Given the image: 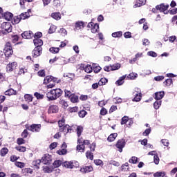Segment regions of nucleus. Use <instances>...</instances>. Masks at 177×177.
Listing matches in <instances>:
<instances>
[{"label": "nucleus", "instance_id": "obj_33", "mask_svg": "<svg viewBox=\"0 0 177 177\" xmlns=\"http://www.w3.org/2000/svg\"><path fill=\"white\" fill-rule=\"evenodd\" d=\"M30 15L28 12H22L19 15V18L21 20H26V19H28L30 17Z\"/></svg>", "mask_w": 177, "mask_h": 177}, {"label": "nucleus", "instance_id": "obj_7", "mask_svg": "<svg viewBox=\"0 0 177 177\" xmlns=\"http://www.w3.org/2000/svg\"><path fill=\"white\" fill-rule=\"evenodd\" d=\"M17 67V62H10L7 66H6V71L7 73H12L15 68Z\"/></svg>", "mask_w": 177, "mask_h": 177}, {"label": "nucleus", "instance_id": "obj_11", "mask_svg": "<svg viewBox=\"0 0 177 177\" xmlns=\"http://www.w3.org/2000/svg\"><path fill=\"white\" fill-rule=\"evenodd\" d=\"M59 112V106L57 105H50L48 108V114H55Z\"/></svg>", "mask_w": 177, "mask_h": 177}, {"label": "nucleus", "instance_id": "obj_37", "mask_svg": "<svg viewBox=\"0 0 177 177\" xmlns=\"http://www.w3.org/2000/svg\"><path fill=\"white\" fill-rule=\"evenodd\" d=\"M52 77L53 76H46L44 80V82H43V84L44 85H47V84H49V82H52L53 80H52Z\"/></svg>", "mask_w": 177, "mask_h": 177}, {"label": "nucleus", "instance_id": "obj_57", "mask_svg": "<svg viewBox=\"0 0 177 177\" xmlns=\"http://www.w3.org/2000/svg\"><path fill=\"white\" fill-rule=\"evenodd\" d=\"M151 133V128L149 127L145 130V131L142 133V136H149V135H150Z\"/></svg>", "mask_w": 177, "mask_h": 177}, {"label": "nucleus", "instance_id": "obj_3", "mask_svg": "<svg viewBox=\"0 0 177 177\" xmlns=\"http://www.w3.org/2000/svg\"><path fill=\"white\" fill-rule=\"evenodd\" d=\"M125 145H127V142L125 141V139L122 138L116 142L115 147L118 149V151L120 153H122V149L125 147Z\"/></svg>", "mask_w": 177, "mask_h": 177}, {"label": "nucleus", "instance_id": "obj_49", "mask_svg": "<svg viewBox=\"0 0 177 177\" xmlns=\"http://www.w3.org/2000/svg\"><path fill=\"white\" fill-rule=\"evenodd\" d=\"M121 67V64H116L115 65L111 66V71H115V70H118Z\"/></svg>", "mask_w": 177, "mask_h": 177}, {"label": "nucleus", "instance_id": "obj_26", "mask_svg": "<svg viewBox=\"0 0 177 177\" xmlns=\"http://www.w3.org/2000/svg\"><path fill=\"white\" fill-rule=\"evenodd\" d=\"M129 170V164L128 162H125L121 166V171L122 172H127V171Z\"/></svg>", "mask_w": 177, "mask_h": 177}, {"label": "nucleus", "instance_id": "obj_41", "mask_svg": "<svg viewBox=\"0 0 177 177\" xmlns=\"http://www.w3.org/2000/svg\"><path fill=\"white\" fill-rule=\"evenodd\" d=\"M59 50H60V49L59 48H56V47H50L49 48V52H50V53H53V54L59 53Z\"/></svg>", "mask_w": 177, "mask_h": 177}, {"label": "nucleus", "instance_id": "obj_1", "mask_svg": "<svg viewBox=\"0 0 177 177\" xmlns=\"http://www.w3.org/2000/svg\"><path fill=\"white\" fill-rule=\"evenodd\" d=\"M168 8H169V5H165L164 3H161L160 5H157L155 8H152L153 13H157V10H159L161 13H164V15H168L169 11L168 10Z\"/></svg>", "mask_w": 177, "mask_h": 177}, {"label": "nucleus", "instance_id": "obj_5", "mask_svg": "<svg viewBox=\"0 0 177 177\" xmlns=\"http://www.w3.org/2000/svg\"><path fill=\"white\" fill-rule=\"evenodd\" d=\"M165 96V92L164 91H157L153 95V99L155 100H161Z\"/></svg>", "mask_w": 177, "mask_h": 177}, {"label": "nucleus", "instance_id": "obj_35", "mask_svg": "<svg viewBox=\"0 0 177 177\" xmlns=\"http://www.w3.org/2000/svg\"><path fill=\"white\" fill-rule=\"evenodd\" d=\"M20 21H21V19H20L19 16H15L13 17L12 20V24L13 25L15 24H19V23H20Z\"/></svg>", "mask_w": 177, "mask_h": 177}, {"label": "nucleus", "instance_id": "obj_23", "mask_svg": "<svg viewBox=\"0 0 177 177\" xmlns=\"http://www.w3.org/2000/svg\"><path fill=\"white\" fill-rule=\"evenodd\" d=\"M71 102L72 103H78L80 102V100L78 98V95L75 94H73L71 97H69Z\"/></svg>", "mask_w": 177, "mask_h": 177}, {"label": "nucleus", "instance_id": "obj_10", "mask_svg": "<svg viewBox=\"0 0 177 177\" xmlns=\"http://www.w3.org/2000/svg\"><path fill=\"white\" fill-rule=\"evenodd\" d=\"M22 38L25 39H31L32 37H34V33L31 30L30 31H25L21 35Z\"/></svg>", "mask_w": 177, "mask_h": 177}, {"label": "nucleus", "instance_id": "obj_52", "mask_svg": "<svg viewBox=\"0 0 177 177\" xmlns=\"http://www.w3.org/2000/svg\"><path fill=\"white\" fill-rule=\"evenodd\" d=\"M129 120V118H128V116H124L123 118H122L121 122H120L121 125H124L127 124Z\"/></svg>", "mask_w": 177, "mask_h": 177}, {"label": "nucleus", "instance_id": "obj_63", "mask_svg": "<svg viewBox=\"0 0 177 177\" xmlns=\"http://www.w3.org/2000/svg\"><path fill=\"white\" fill-rule=\"evenodd\" d=\"M56 31V26H50L48 30V34H53Z\"/></svg>", "mask_w": 177, "mask_h": 177}, {"label": "nucleus", "instance_id": "obj_38", "mask_svg": "<svg viewBox=\"0 0 177 177\" xmlns=\"http://www.w3.org/2000/svg\"><path fill=\"white\" fill-rule=\"evenodd\" d=\"M83 131H84V127H82V126H77L76 132L78 138L81 136V134L82 133Z\"/></svg>", "mask_w": 177, "mask_h": 177}, {"label": "nucleus", "instance_id": "obj_18", "mask_svg": "<svg viewBox=\"0 0 177 177\" xmlns=\"http://www.w3.org/2000/svg\"><path fill=\"white\" fill-rule=\"evenodd\" d=\"M19 5H21V9H26V8H30V1H24L23 0H20Z\"/></svg>", "mask_w": 177, "mask_h": 177}, {"label": "nucleus", "instance_id": "obj_51", "mask_svg": "<svg viewBox=\"0 0 177 177\" xmlns=\"http://www.w3.org/2000/svg\"><path fill=\"white\" fill-rule=\"evenodd\" d=\"M88 114V112L86 111L82 110L78 112V115L80 117V118H84L85 115Z\"/></svg>", "mask_w": 177, "mask_h": 177}, {"label": "nucleus", "instance_id": "obj_54", "mask_svg": "<svg viewBox=\"0 0 177 177\" xmlns=\"http://www.w3.org/2000/svg\"><path fill=\"white\" fill-rule=\"evenodd\" d=\"M142 100V95L139 94H135V97L133 99V102H140Z\"/></svg>", "mask_w": 177, "mask_h": 177}, {"label": "nucleus", "instance_id": "obj_34", "mask_svg": "<svg viewBox=\"0 0 177 177\" xmlns=\"http://www.w3.org/2000/svg\"><path fill=\"white\" fill-rule=\"evenodd\" d=\"M146 3V0H138L137 3L134 5V8H140V6H143Z\"/></svg>", "mask_w": 177, "mask_h": 177}, {"label": "nucleus", "instance_id": "obj_60", "mask_svg": "<svg viewBox=\"0 0 177 177\" xmlns=\"http://www.w3.org/2000/svg\"><path fill=\"white\" fill-rule=\"evenodd\" d=\"M3 55L6 56V57H9L13 55V51H8L6 50H3Z\"/></svg>", "mask_w": 177, "mask_h": 177}, {"label": "nucleus", "instance_id": "obj_19", "mask_svg": "<svg viewBox=\"0 0 177 177\" xmlns=\"http://www.w3.org/2000/svg\"><path fill=\"white\" fill-rule=\"evenodd\" d=\"M3 17L6 20H8V21L11 20L12 17H13V14L9 12H4L3 14Z\"/></svg>", "mask_w": 177, "mask_h": 177}, {"label": "nucleus", "instance_id": "obj_40", "mask_svg": "<svg viewBox=\"0 0 177 177\" xmlns=\"http://www.w3.org/2000/svg\"><path fill=\"white\" fill-rule=\"evenodd\" d=\"M138 157L136 156H132L129 160V162L130 164H138Z\"/></svg>", "mask_w": 177, "mask_h": 177}, {"label": "nucleus", "instance_id": "obj_14", "mask_svg": "<svg viewBox=\"0 0 177 177\" xmlns=\"http://www.w3.org/2000/svg\"><path fill=\"white\" fill-rule=\"evenodd\" d=\"M46 97L48 99V102H51L53 100H56V98L55 97V94L53 92H52V90L50 91V92H48L46 95Z\"/></svg>", "mask_w": 177, "mask_h": 177}, {"label": "nucleus", "instance_id": "obj_20", "mask_svg": "<svg viewBox=\"0 0 177 177\" xmlns=\"http://www.w3.org/2000/svg\"><path fill=\"white\" fill-rule=\"evenodd\" d=\"M53 169H55L53 167H50L48 166L43 167V171L44 172H45V174H51V172H53Z\"/></svg>", "mask_w": 177, "mask_h": 177}, {"label": "nucleus", "instance_id": "obj_6", "mask_svg": "<svg viewBox=\"0 0 177 177\" xmlns=\"http://www.w3.org/2000/svg\"><path fill=\"white\" fill-rule=\"evenodd\" d=\"M32 57L36 58L42 55V47H35L32 51Z\"/></svg>", "mask_w": 177, "mask_h": 177}, {"label": "nucleus", "instance_id": "obj_61", "mask_svg": "<svg viewBox=\"0 0 177 177\" xmlns=\"http://www.w3.org/2000/svg\"><path fill=\"white\" fill-rule=\"evenodd\" d=\"M15 149L16 150H17L18 151H20L21 153H24V151H26V147L19 146V147H16Z\"/></svg>", "mask_w": 177, "mask_h": 177}, {"label": "nucleus", "instance_id": "obj_15", "mask_svg": "<svg viewBox=\"0 0 177 177\" xmlns=\"http://www.w3.org/2000/svg\"><path fill=\"white\" fill-rule=\"evenodd\" d=\"M33 44L36 48H42L44 45V41L41 39H34Z\"/></svg>", "mask_w": 177, "mask_h": 177}, {"label": "nucleus", "instance_id": "obj_13", "mask_svg": "<svg viewBox=\"0 0 177 177\" xmlns=\"http://www.w3.org/2000/svg\"><path fill=\"white\" fill-rule=\"evenodd\" d=\"M52 92L54 93L55 99H58V97H60L63 95V91L60 88L53 89Z\"/></svg>", "mask_w": 177, "mask_h": 177}, {"label": "nucleus", "instance_id": "obj_46", "mask_svg": "<svg viewBox=\"0 0 177 177\" xmlns=\"http://www.w3.org/2000/svg\"><path fill=\"white\" fill-rule=\"evenodd\" d=\"M85 73H91L92 71H93V68H92V66L87 65L84 68Z\"/></svg>", "mask_w": 177, "mask_h": 177}, {"label": "nucleus", "instance_id": "obj_27", "mask_svg": "<svg viewBox=\"0 0 177 177\" xmlns=\"http://www.w3.org/2000/svg\"><path fill=\"white\" fill-rule=\"evenodd\" d=\"M4 50L9 52H13V48H12V44L10 42H7L5 45Z\"/></svg>", "mask_w": 177, "mask_h": 177}, {"label": "nucleus", "instance_id": "obj_31", "mask_svg": "<svg viewBox=\"0 0 177 177\" xmlns=\"http://www.w3.org/2000/svg\"><path fill=\"white\" fill-rule=\"evenodd\" d=\"M107 82H109V80H107V78H106V77H102L98 82V84L100 86H102L103 85H106V84H107Z\"/></svg>", "mask_w": 177, "mask_h": 177}, {"label": "nucleus", "instance_id": "obj_4", "mask_svg": "<svg viewBox=\"0 0 177 177\" xmlns=\"http://www.w3.org/2000/svg\"><path fill=\"white\" fill-rule=\"evenodd\" d=\"M41 162L45 165H50L52 164V156L46 153L41 158Z\"/></svg>", "mask_w": 177, "mask_h": 177}, {"label": "nucleus", "instance_id": "obj_55", "mask_svg": "<svg viewBox=\"0 0 177 177\" xmlns=\"http://www.w3.org/2000/svg\"><path fill=\"white\" fill-rule=\"evenodd\" d=\"M94 164H95V165H99L100 167H103L104 165L103 161L100 159L94 160Z\"/></svg>", "mask_w": 177, "mask_h": 177}, {"label": "nucleus", "instance_id": "obj_8", "mask_svg": "<svg viewBox=\"0 0 177 177\" xmlns=\"http://www.w3.org/2000/svg\"><path fill=\"white\" fill-rule=\"evenodd\" d=\"M86 26V23L85 24V22L82 21H77L75 22L74 30L77 31V30H81V28H85Z\"/></svg>", "mask_w": 177, "mask_h": 177}, {"label": "nucleus", "instance_id": "obj_21", "mask_svg": "<svg viewBox=\"0 0 177 177\" xmlns=\"http://www.w3.org/2000/svg\"><path fill=\"white\" fill-rule=\"evenodd\" d=\"M51 17L55 20H60L62 19V14H60V12H53Z\"/></svg>", "mask_w": 177, "mask_h": 177}, {"label": "nucleus", "instance_id": "obj_42", "mask_svg": "<svg viewBox=\"0 0 177 177\" xmlns=\"http://www.w3.org/2000/svg\"><path fill=\"white\" fill-rule=\"evenodd\" d=\"M77 150L80 151V153H84L85 151V145L84 144L78 145L77 146Z\"/></svg>", "mask_w": 177, "mask_h": 177}, {"label": "nucleus", "instance_id": "obj_24", "mask_svg": "<svg viewBox=\"0 0 177 177\" xmlns=\"http://www.w3.org/2000/svg\"><path fill=\"white\" fill-rule=\"evenodd\" d=\"M118 134L117 133H111L107 138L108 142H114L115 139L117 138Z\"/></svg>", "mask_w": 177, "mask_h": 177}, {"label": "nucleus", "instance_id": "obj_43", "mask_svg": "<svg viewBox=\"0 0 177 177\" xmlns=\"http://www.w3.org/2000/svg\"><path fill=\"white\" fill-rule=\"evenodd\" d=\"M154 177H164L165 176V171H158L153 174Z\"/></svg>", "mask_w": 177, "mask_h": 177}, {"label": "nucleus", "instance_id": "obj_25", "mask_svg": "<svg viewBox=\"0 0 177 177\" xmlns=\"http://www.w3.org/2000/svg\"><path fill=\"white\" fill-rule=\"evenodd\" d=\"M127 77L125 75H123L120 77L116 82L115 84L118 85V86L122 85L124 84V80H125Z\"/></svg>", "mask_w": 177, "mask_h": 177}, {"label": "nucleus", "instance_id": "obj_56", "mask_svg": "<svg viewBox=\"0 0 177 177\" xmlns=\"http://www.w3.org/2000/svg\"><path fill=\"white\" fill-rule=\"evenodd\" d=\"M41 162H42V160L38 159L32 162V165H34L35 167H37V168H39V165L41 164Z\"/></svg>", "mask_w": 177, "mask_h": 177}, {"label": "nucleus", "instance_id": "obj_17", "mask_svg": "<svg viewBox=\"0 0 177 177\" xmlns=\"http://www.w3.org/2000/svg\"><path fill=\"white\" fill-rule=\"evenodd\" d=\"M17 92L15 91V89L13 88H10L6 91H5L4 93V95H6V96H12V95H17Z\"/></svg>", "mask_w": 177, "mask_h": 177}, {"label": "nucleus", "instance_id": "obj_39", "mask_svg": "<svg viewBox=\"0 0 177 177\" xmlns=\"http://www.w3.org/2000/svg\"><path fill=\"white\" fill-rule=\"evenodd\" d=\"M112 37L113 38H120V37H122V31H118V32H115L112 33Z\"/></svg>", "mask_w": 177, "mask_h": 177}, {"label": "nucleus", "instance_id": "obj_29", "mask_svg": "<svg viewBox=\"0 0 177 177\" xmlns=\"http://www.w3.org/2000/svg\"><path fill=\"white\" fill-rule=\"evenodd\" d=\"M162 103V101H161V100H156L153 103V108L155 109V110H158V109H160V107H161Z\"/></svg>", "mask_w": 177, "mask_h": 177}, {"label": "nucleus", "instance_id": "obj_62", "mask_svg": "<svg viewBox=\"0 0 177 177\" xmlns=\"http://www.w3.org/2000/svg\"><path fill=\"white\" fill-rule=\"evenodd\" d=\"M59 104H62L64 109H67V107H68V104L64 100H61L59 101Z\"/></svg>", "mask_w": 177, "mask_h": 177}, {"label": "nucleus", "instance_id": "obj_47", "mask_svg": "<svg viewBox=\"0 0 177 177\" xmlns=\"http://www.w3.org/2000/svg\"><path fill=\"white\" fill-rule=\"evenodd\" d=\"M66 122V120H64V118H62V120L58 121V127H59V129H60V128H62V127H64L66 124H64Z\"/></svg>", "mask_w": 177, "mask_h": 177}, {"label": "nucleus", "instance_id": "obj_9", "mask_svg": "<svg viewBox=\"0 0 177 177\" xmlns=\"http://www.w3.org/2000/svg\"><path fill=\"white\" fill-rule=\"evenodd\" d=\"M59 132H64L66 133H71V131H73V129L70 125L65 124L62 127L59 129Z\"/></svg>", "mask_w": 177, "mask_h": 177}, {"label": "nucleus", "instance_id": "obj_12", "mask_svg": "<svg viewBox=\"0 0 177 177\" xmlns=\"http://www.w3.org/2000/svg\"><path fill=\"white\" fill-rule=\"evenodd\" d=\"M93 171V167L92 166H84L80 169V172L82 174H88Z\"/></svg>", "mask_w": 177, "mask_h": 177}, {"label": "nucleus", "instance_id": "obj_53", "mask_svg": "<svg viewBox=\"0 0 177 177\" xmlns=\"http://www.w3.org/2000/svg\"><path fill=\"white\" fill-rule=\"evenodd\" d=\"M24 97H25V100L26 102H31L32 100V99H33L32 95H30V94H26L24 95Z\"/></svg>", "mask_w": 177, "mask_h": 177}, {"label": "nucleus", "instance_id": "obj_2", "mask_svg": "<svg viewBox=\"0 0 177 177\" xmlns=\"http://www.w3.org/2000/svg\"><path fill=\"white\" fill-rule=\"evenodd\" d=\"M25 127L28 131H31V132H39V131H41V128H42L41 124H32L30 126L26 124Z\"/></svg>", "mask_w": 177, "mask_h": 177}, {"label": "nucleus", "instance_id": "obj_48", "mask_svg": "<svg viewBox=\"0 0 177 177\" xmlns=\"http://www.w3.org/2000/svg\"><path fill=\"white\" fill-rule=\"evenodd\" d=\"M53 165L54 168H59V167H60V165H62V160H55L53 163Z\"/></svg>", "mask_w": 177, "mask_h": 177}, {"label": "nucleus", "instance_id": "obj_36", "mask_svg": "<svg viewBox=\"0 0 177 177\" xmlns=\"http://www.w3.org/2000/svg\"><path fill=\"white\" fill-rule=\"evenodd\" d=\"M93 68L95 74H97V73L100 72V70H102V67L99 66V65L96 64H93Z\"/></svg>", "mask_w": 177, "mask_h": 177}, {"label": "nucleus", "instance_id": "obj_50", "mask_svg": "<svg viewBox=\"0 0 177 177\" xmlns=\"http://www.w3.org/2000/svg\"><path fill=\"white\" fill-rule=\"evenodd\" d=\"M34 96H35V97H36V99H37V100L44 99V95H42L38 92H35L34 93Z\"/></svg>", "mask_w": 177, "mask_h": 177}, {"label": "nucleus", "instance_id": "obj_44", "mask_svg": "<svg viewBox=\"0 0 177 177\" xmlns=\"http://www.w3.org/2000/svg\"><path fill=\"white\" fill-rule=\"evenodd\" d=\"M53 6L54 9H57V8H59L60 1L59 0H54L53 1Z\"/></svg>", "mask_w": 177, "mask_h": 177}, {"label": "nucleus", "instance_id": "obj_64", "mask_svg": "<svg viewBox=\"0 0 177 177\" xmlns=\"http://www.w3.org/2000/svg\"><path fill=\"white\" fill-rule=\"evenodd\" d=\"M15 165L18 168H24V167H25L24 163L22 162H15Z\"/></svg>", "mask_w": 177, "mask_h": 177}, {"label": "nucleus", "instance_id": "obj_28", "mask_svg": "<svg viewBox=\"0 0 177 177\" xmlns=\"http://www.w3.org/2000/svg\"><path fill=\"white\" fill-rule=\"evenodd\" d=\"M91 32L93 34H96V32H98L99 31V24H94L93 26L91 28Z\"/></svg>", "mask_w": 177, "mask_h": 177}, {"label": "nucleus", "instance_id": "obj_45", "mask_svg": "<svg viewBox=\"0 0 177 177\" xmlns=\"http://www.w3.org/2000/svg\"><path fill=\"white\" fill-rule=\"evenodd\" d=\"M57 153L59 156H64V154H67V149L62 148V149L57 151Z\"/></svg>", "mask_w": 177, "mask_h": 177}, {"label": "nucleus", "instance_id": "obj_32", "mask_svg": "<svg viewBox=\"0 0 177 177\" xmlns=\"http://www.w3.org/2000/svg\"><path fill=\"white\" fill-rule=\"evenodd\" d=\"M172 84H174V81H173L172 79H171V78L167 79V80L163 82L164 86H171V85H172Z\"/></svg>", "mask_w": 177, "mask_h": 177}, {"label": "nucleus", "instance_id": "obj_59", "mask_svg": "<svg viewBox=\"0 0 177 177\" xmlns=\"http://www.w3.org/2000/svg\"><path fill=\"white\" fill-rule=\"evenodd\" d=\"M86 156L89 160H93V153H91V151H87L86 152Z\"/></svg>", "mask_w": 177, "mask_h": 177}, {"label": "nucleus", "instance_id": "obj_30", "mask_svg": "<svg viewBox=\"0 0 177 177\" xmlns=\"http://www.w3.org/2000/svg\"><path fill=\"white\" fill-rule=\"evenodd\" d=\"M8 153H9V149H8L6 147H3L0 151V156L1 157H5Z\"/></svg>", "mask_w": 177, "mask_h": 177}, {"label": "nucleus", "instance_id": "obj_16", "mask_svg": "<svg viewBox=\"0 0 177 177\" xmlns=\"http://www.w3.org/2000/svg\"><path fill=\"white\" fill-rule=\"evenodd\" d=\"M62 165L63 167H65V168H69L70 169H73V168H74V160L71 162H64Z\"/></svg>", "mask_w": 177, "mask_h": 177}, {"label": "nucleus", "instance_id": "obj_58", "mask_svg": "<svg viewBox=\"0 0 177 177\" xmlns=\"http://www.w3.org/2000/svg\"><path fill=\"white\" fill-rule=\"evenodd\" d=\"M153 162L156 165H158L160 163V158H158V154L156 153V155L153 156Z\"/></svg>", "mask_w": 177, "mask_h": 177}, {"label": "nucleus", "instance_id": "obj_22", "mask_svg": "<svg viewBox=\"0 0 177 177\" xmlns=\"http://www.w3.org/2000/svg\"><path fill=\"white\" fill-rule=\"evenodd\" d=\"M5 31L12 32V24L10 22H6L4 25Z\"/></svg>", "mask_w": 177, "mask_h": 177}]
</instances>
